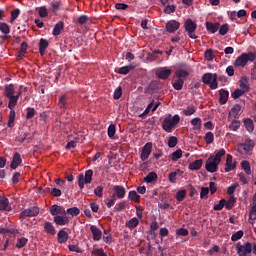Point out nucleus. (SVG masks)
Listing matches in <instances>:
<instances>
[{
	"label": "nucleus",
	"mask_w": 256,
	"mask_h": 256,
	"mask_svg": "<svg viewBox=\"0 0 256 256\" xmlns=\"http://www.w3.org/2000/svg\"><path fill=\"white\" fill-rule=\"evenodd\" d=\"M235 167H237V165L235 163L233 164V156L231 154H227L225 173L233 171Z\"/></svg>",
	"instance_id": "nucleus-21"
},
{
	"label": "nucleus",
	"mask_w": 256,
	"mask_h": 256,
	"mask_svg": "<svg viewBox=\"0 0 256 256\" xmlns=\"http://www.w3.org/2000/svg\"><path fill=\"white\" fill-rule=\"evenodd\" d=\"M176 146H177V137L171 136V137L168 139V147H170L171 149H173V147H176Z\"/></svg>",
	"instance_id": "nucleus-61"
},
{
	"label": "nucleus",
	"mask_w": 256,
	"mask_h": 256,
	"mask_svg": "<svg viewBox=\"0 0 256 256\" xmlns=\"http://www.w3.org/2000/svg\"><path fill=\"white\" fill-rule=\"evenodd\" d=\"M236 249L239 256H247L253 252V245L251 242H246L244 245L238 243Z\"/></svg>",
	"instance_id": "nucleus-6"
},
{
	"label": "nucleus",
	"mask_w": 256,
	"mask_h": 256,
	"mask_svg": "<svg viewBox=\"0 0 256 256\" xmlns=\"http://www.w3.org/2000/svg\"><path fill=\"white\" fill-rule=\"evenodd\" d=\"M241 167L245 171L246 175H251V164L247 160L241 162Z\"/></svg>",
	"instance_id": "nucleus-44"
},
{
	"label": "nucleus",
	"mask_w": 256,
	"mask_h": 256,
	"mask_svg": "<svg viewBox=\"0 0 256 256\" xmlns=\"http://www.w3.org/2000/svg\"><path fill=\"white\" fill-rule=\"evenodd\" d=\"M50 213L51 215H53V217H57L59 215H67L65 208H63V206H59L56 204L50 207Z\"/></svg>",
	"instance_id": "nucleus-11"
},
{
	"label": "nucleus",
	"mask_w": 256,
	"mask_h": 256,
	"mask_svg": "<svg viewBox=\"0 0 256 256\" xmlns=\"http://www.w3.org/2000/svg\"><path fill=\"white\" fill-rule=\"evenodd\" d=\"M128 199H130V201H134L135 203H139L141 201V196L137 194L135 190H132L128 194Z\"/></svg>",
	"instance_id": "nucleus-37"
},
{
	"label": "nucleus",
	"mask_w": 256,
	"mask_h": 256,
	"mask_svg": "<svg viewBox=\"0 0 256 256\" xmlns=\"http://www.w3.org/2000/svg\"><path fill=\"white\" fill-rule=\"evenodd\" d=\"M115 133H117V128L114 124H110L108 127V137H110V139H113V137H115Z\"/></svg>",
	"instance_id": "nucleus-54"
},
{
	"label": "nucleus",
	"mask_w": 256,
	"mask_h": 256,
	"mask_svg": "<svg viewBox=\"0 0 256 256\" xmlns=\"http://www.w3.org/2000/svg\"><path fill=\"white\" fill-rule=\"evenodd\" d=\"M11 205L9 204V198L0 196V211H12Z\"/></svg>",
	"instance_id": "nucleus-15"
},
{
	"label": "nucleus",
	"mask_w": 256,
	"mask_h": 256,
	"mask_svg": "<svg viewBox=\"0 0 256 256\" xmlns=\"http://www.w3.org/2000/svg\"><path fill=\"white\" fill-rule=\"evenodd\" d=\"M58 243L63 244V243H67V241H69V234L67 232H65V230L61 229L58 232Z\"/></svg>",
	"instance_id": "nucleus-28"
},
{
	"label": "nucleus",
	"mask_w": 256,
	"mask_h": 256,
	"mask_svg": "<svg viewBox=\"0 0 256 256\" xmlns=\"http://www.w3.org/2000/svg\"><path fill=\"white\" fill-rule=\"evenodd\" d=\"M113 191H114V197H117V199H123L127 193V190H125V187L121 185H114L113 186Z\"/></svg>",
	"instance_id": "nucleus-12"
},
{
	"label": "nucleus",
	"mask_w": 256,
	"mask_h": 256,
	"mask_svg": "<svg viewBox=\"0 0 256 256\" xmlns=\"http://www.w3.org/2000/svg\"><path fill=\"white\" fill-rule=\"evenodd\" d=\"M204 141H206L207 145H211V143L215 141V135L213 134V132H207L204 136Z\"/></svg>",
	"instance_id": "nucleus-45"
},
{
	"label": "nucleus",
	"mask_w": 256,
	"mask_h": 256,
	"mask_svg": "<svg viewBox=\"0 0 256 256\" xmlns=\"http://www.w3.org/2000/svg\"><path fill=\"white\" fill-rule=\"evenodd\" d=\"M190 123L193 126L195 133H199V131H201V118H193Z\"/></svg>",
	"instance_id": "nucleus-31"
},
{
	"label": "nucleus",
	"mask_w": 256,
	"mask_h": 256,
	"mask_svg": "<svg viewBox=\"0 0 256 256\" xmlns=\"http://www.w3.org/2000/svg\"><path fill=\"white\" fill-rule=\"evenodd\" d=\"M63 29H65V22L60 21L58 22L53 29V35L54 37H59V35H61Z\"/></svg>",
	"instance_id": "nucleus-27"
},
{
	"label": "nucleus",
	"mask_w": 256,
	"mask_h": 256,
	"mask_svg": "<svg viewBox=\"0 0 256 256\" xmlns=\"http://www.w3.org/2000/svg\"><path fill=\"white\" fill-rule=\"evenodd\" d=\"M183 85H185V81L183 80V78H178L172 83V87L176 91H181V89H183Z\"/></svg>",
	"instance_id": "nucleus-36"
},
{
	"label": "nucleus",
	"mask_w": 256,
	"mask_h": 256,
	"mask_svg": "<svg viewBox=\"0 0 256 256\" xmlns=\"http://www.w3.org/2000/svg\"><path fill=\"white\" fill-rule=\"evenodd\" d=\"M127 207V201H122V202H120V203H118V204H116V206L114 207V211L116 212V213H119V212H121V211H124V209Z\"/></svg>",
	"instance_id": "nucleus-48"
},
{
	"label": "nucleus",
	"mask_w": 256,
	"mask_h": 256,
	"mask_svg": "<svg viewBox=\"0 0 256 256\" xmlns=\"http://www.w3.org/2000/svg\"><path fill=\"white\" fill-rule=\"evenodd\" d=\"M240 146L243 148V150L246 153H249V151H253V148L255 147V141L247 138L244 143L240 144Z\"/></svg>",
	"instance_id": "nucleus-20"
},
{
	"label": "nucleus",
	"mask_w": 256,
	"mask_h": 256,
	"mask_svg": "<svg viewBox=\"0 0 256 256\" xmlns=\"http://www.w3.org/2000/svg\"><path fill=\"white\" fill-rule=\"evenodd\" d=\"M219 29V35H225L226 33H229V24H223Z\"/></svg>",
	"instance_id": "nucleus-62"
},
{
	"label": "nucleus",
	"mask_w": 256,
	"mask_h": 256,
	"mask_svg": "<svg viewBox=\"0 0 256 256\" xmlns=\"http://www.w3.org/2000/svg\"><path fill=\"white\" fill-rule=\"evenodd\" d=\"M219 27H221V24L219 23L206 22V29L209 33H217V31H219Z\"/></svg>",
	"instance_id": "nucleus-29"
},
{
	"label": "nucleus",
	"mask_w": 256,
	"mask_h": 256,
	"mask_svg": "<svg viewBox=\"0 0 256 256\" xmlns=\"http://www.w3.org/2000/svg\"><path fill=\"white\" fill-rule=\"evenodd\" d=\"M239 86H240V89L244 92V93H249V90L251 89L250 86H249V77H242L240 80H239Z\"/></svg>",
	"instance_id": "nucleus-17"
},
{
	"label": "nucleus",
	"mask_w": 256,
	"mask_h": 256,
	"mask_svg": "<svg viewBox=\"0 0 256 256\" xmlns=\"http://www.w3.org/2000/svg\"><path fill=\"white\" fill-rule=\"evenodd\" d=\"M203 167V160H195L194 162L189 164V170L190 171H199Z\"/></svg>",
	"instance_id": "nucleus-30"
},
{
	"label": "nucleus",
	"mask_w": 256,
	"mask_h": 256,
	"mask_svg": "<svg viewBox=\"0 0 256 256\" xmlns=\"http://www.w3.org/2000/svg\"><path fill=\"white\" fill-rule=\"evenodd\" d=\"M202 82L205 85H209L210 89H217L219 87V83L217 82V74L206 73L202 77Z\"/></svg>",
	"instance_id": "nucleus-3"
},
{
	"label": "nucleus",
	"mask_w": 256,
	"mask_h": 256,
	"mask_svg": "<svg viewBox=\"0 0 256 256\" xmlns=\"http://www.w3.org/2000/svg\"><path fill=\"white\" fill-rule=\"evenodd\" d=\"M236 201H237V199L235 198V196H230L228 200H225L226 209H228V211L233 209Z\"/></svg>",
	"instance_id": "nucleus-38"
},
{
	"label": "nucleus",
	"mask_w": 256,
	"mask_h": 256,
	"mask_svg": "<svg viewBox=\"0 0 256 256\" xmlns=\"http://www.w3.org/2000/svg\"><path fill=\"white\" fill-rule=\"evenodd\" d=\"M184 29L188 33L190 39H197V35L193 34L197 31V23L191 19H187L184 23Z\"/></svg>",
	"instance_id": "nucleus-5"
},
{
	"label": "nucleus",
	"mask_w": 256,
	"mask_h": 256,
	"mask_svg": "<svg viewBox=\"0 0 256 256\" xmlns=\"http://www.w3.org/2000/svg\"><path fill=\"white\" fill-rule=\"evenodd\" d=\"M181 173V170H176L174 172H171L168 176V179L170 183H177V176Z\"/></svg>",
	"instance_id": "nucleus-47"
},
{
	"label": "nucleus",
	"mask_w": 256,
	"mask_h": 256,
	"mask_svg": "<svg viewBox=\"0 0 256 256\" xmlns=\"http://www.w3.org/2000/svg\"><path fill=\"white\" fill-rule=\"evenodd\" d=\"M180 157H183V151L181 149H178L172 153L171 160L179 161Z\"/></svg>",
	"instance_id": "nucleus-53"
},
{
	"label": "nucleus",
	"mask_w": 256,
	"mask_h": 256,
	"mask_svg": "<svg viewBox=\"0 0 256 256\" xmlns=\"http://www.w3.org/2000/svg\"><path fill=\"white\" fill-rule=\"evenodd\" d=\"M87 21H89V16L87 15H81L78 19H77V22L80 24V25H85L87 23Z\"/></svg>",
	"instance_id": "nucleus-64"
},
{
	"label": "nucleus",
	"mask_w": 256,
	"mask_h": 256,
	"mask_svg": "<svg viewBox=\"0 0 256 256\" xmlns=\"http://www.w3.org/2000/svg\"><path fill=\"white\" fill-rule=\"evenodd\" d=\"M223 207H225V199H221L218 204L214 205V211H222Z\"/></svg>",
	"instance_id": "nucleus-60"
},
{
	"label": "nucleus",
	"mask_w": 256,
	"mask_h": 256,
	"mask_svg": "<svg viewBox=\"0 0 256 256\" xmlns=\"http://www.w3.org/2000/svg\"><path fill=\"white\" fill-rule=\"evenodd\" d=\"M26 111H27L26 119H33V117H35V114L37 113L35 111V108H31V107H28Z\"/></svg>",
	"instance_id": "nucleus-59"
},
{
	"label": "nucleus",
	"mask_w": 256,
	"mask_h": 256,
	"mask_svg": "<svg viewBox=\"0 0 256 256\" xmlns=\"http://www.w3.org/2000/svg\"><path fill=\"white\" fill-rule=\"evenodd\" d=\"M156 77H158V79H162L163 81L169 79V77H171V69L167 67L158 68L156 70Z\"/></svg>",
	"instance_id": "nucleus-10"
},
{
	"label": "nucleus",
	"mask_w": 256,
	"mask_h": 256,
	"mask_svg": "<svg viewBox=\"0 0 256 256\" xmlns=\"http://www.w3.org/2000/svg\"><path fill=\"white\" fill-rule=\"evenodd\" d=\"M255 220H256V204H254V206L251 207V210L249 213V223L253 225V223H255Z\"/></svg>",
	"instance_id": "nucleus-42"
},
{
	"label": "nucleus",
	"mask_w": 256,
	"mask_h": 256,
	"mask_svg": "<svg viewBox=\"0 0 256 256\" xmlns=\"http://www.w3.org/2000/svg\"><path fill=\"white\" fill-rule=\"evenodd\" d=\"M14 123H15V110L10 109L9 120H8L7 126L11 128V127H13Z\"/></svg>",
	"instance_id": "nucleus-50"
},
{
	"label": "nucleus",
	"mask_w": 256,
	"mask_h": 256,
	"mask_svg": "<svg viewBox=\"0 0 256 256\" xmlns=\"http://www.w3.org/2000/svg\"><path fill=\"white\" fill-rule=\"evenodd\" d=\"M66 213L68 215H71L72 217H77V215H79V213H81V210H79V208H77V207H72V208H68L66 210Z\"/></svg>",
	"instance_id": "nucleus-51"
},
{
	"label": "nucleus",
	"mask_w": 256,
	"mask_h": 256,
	"mask_svg": "<svg viewBox=\"0 0 256 256\" xmlns=\"http://www.w3.org/2000/svg\"><path fill=\"white\" fill-rule=\"evenodd\" d=\"M245 93H247V92H244V90L237 88L233 91V93L231 94V97H232V99H239V97H243V95H245Z\"/></svg>",
	"instance_id": "nucleus-49"
},
{
	"label": "nucleus",
	"mask_w": 256,
	"mask_h": 256,
	"mask_svg": "<svg viewBox=\"0 0 256 256\" xmlns=\"http://www.w3.org/2000/svg\"><path fill=\"white\" fill-rule=\"evenodd\" d=\"M133 69H135V66H133V65L123 66V67L119 68L116 72L119 75H127L130 73V71H133Z\"/></svg>",
	"instance_id": "nucleus-35"
},
{
	"label": "nucleus",
	"mask_w": 256,
	"mask_h": 256,
	"mask_svg": "<svg viewBox=\"0 0 256 256\" xmlns=\"http://www.w3.org/2000/svg\"><path fill=\"white\" fill-rule=\"evenodd\" d=\"M0 31L3 35H9L11 33V27L5 22H0Z\"/></svg>",
	"instance_id": "nucleus-40"
},
{
	"label": "nucleus",
	"mask_w": 256,
	"mask_h": 256,
	"mask_svg": "<svg viewBox=\"0 0 256 256\" xmlns=\"http://www.w3.org/2000/svg\"><path fill=\"white\" fill-rule=\"evenodd\" d=\"M181 27V23L176 20H170L166 23V31L168 33H175Z\"/></svg>",
	"instance_id": "nucleus-14"
},
{
	"label": "nucleus",
	"mask_w": 256,
	"mask_h": 256,
	"mask_svg": "<svg viewBox=\"0 0 256 256\" xmlns=\"http://www.w3.org/2000/svg\"><path fill=\"white\" fill-rule=\"evenodd\" d=\"M179 121H181V116H179V114H175L174 116L169 114L162 122V129L166 131V133H172L177 125H179Z\"/></svg>",
	"instance_id": "nucleus-1"
},
{
	"label": "nucleus",
	"mask_w": 256,
	"mask_h": 256,
	"mask_svg": "<svg viewBox=\"0 0 256 256\" xmlns=\"http://www.w3.org/2000/svg\"><path fill=\"white\" fill-rule=\"evenodd\" d=\"M225 149L221 148L216 154L215 156H213V159L216 161V163H221V159L222 157H225Z\"/></svg>",
	"instance_id": "nucleus-43"
},
{
	"label": "nucleus",
	"mask_w": 256,
	"mask_h": 256,
	"mask_svg": "<svg viewBox=\"0 0 256 256\" xmlns=\"http://www.w3.org/2000/svg\"><path fill=\"white\" fill-rule=\"evenodd\" d=\"M152 149H153V143L151 142H148L143 146L140 154L141 161H147V159H149Z\"/></svg>",
	"instance_id": "nucleus-9"
},
{
	"label": "nucleus",
	"mask_w": 256,
	"mask_h": 256,
	"mask_svg": "<svg viewBox=\"0 0 256 256\" xmlns=\"http://www.w3.org/2000/svg\"><path fill=\"white\" fill-rule=\"evenodd\" d=\"M187 196V191L186 190H180L176 193V200L181 202L185 199Z\"/></svg>",
	"instance_id": "nucleus-55"
},
{
	"label": "nucleus",
	"mask_w": 256,
	"mask_h": 256,
	"mask_svg": "<svg viewBox=\"0 0 256 256\" xmlns=\"http://www.w3.org/2000/svg\"><path fill=\"white\" fill-rule=\"evenodd\" d=\"M21 163H23V159H21V154H19V152H15L10 167L12 169H17V167L21 165Z\"/></svg>",
	"instance_id": "nucleus-18"
},
{
	"label": "nucleus",
	"mask_w": 256,
	"mask_h": 256,
	"mask_svg": "<svg viewBox=\"0 0 256 256\" xmlns=\"http://www.w3.org/2000/svg\"><path fill=\"white\" fill-rule=\"evenodd\" d=\"M219 95H220V98H219L220 105H225L227 101H229V91L225 89H220Z\"/></svg>",
	"instance_id": "nucleus-24"
},
{
	"label": "nucleus",
	"mask_w": 256,
	"mask_h": 256,
	"mask_svg": "<svg viewBox=\"0 0 256 256\" xmlns=\"http://www.w3.org/2000/svg\"><path fill=\"white\" fill-rule=\"evenodd\" d=\"M219 164V162L213 159V156H210L206 161L205 169L208 171V173H217Z\"/></svg>",
	"instance_id": "nucleus-7"
},
{
	"label": "nucleus",
	"mask_w": 256,
	"mask_h": 256,
	"mask_svg": "<svg viewBox=\"0 0 256 256\" xmlns=\"http://www.w3.org/2000/svg\"><path fill=\"white\" fill-rule=\"evenodd\" d=\"M19 97H21V92H18L17 95L14 96H8L9 102H8V108L9 109H15L17 107V101H19Z\"/></svg>",
	"instance_id": "nucleus-23"
},
{
	"label": "nucleus",
	"mask_w": 256,
	"mask_h": 256,
	"mask_svg": "<svg viewBox=\"0 0 256 256\" xmlns=\"http://www.w3.org/2000/svg\"><path fill=\"white\" fill-rule=\"evenodd\" d=\"M58 107L64 110L69 107V96H67V94L59 97Z\"/></svg>",
	"instance_id": "nucleus-22"
},
{
	"label": "nucleus",
	"mask_w": 256,
	"mask_h": 256,
	"mask_svg": "<svg viewBox=\"0 0 256 256\" xmlns=\"http://www.w3.org/2000/svg\"><path fill=\"white\" fill-rule=\"evenodd\" d=\"M175 75L179 79H187V77H189V73L187 72V70H184V69L177 70L175 72Z\"/></svg>",
	"instance_id": "nucleus-46"
},
{
	"label": "nucleus",
	"mask_w": 256,
	"mask_h": 256,
	"mask_svg": "<svg viewBox=\"0 0 256 256\" xmlns=\"http://www.w3.org/2000/svg\"><path fill=\"white\" fill-rule=\"evenodd\" d=\"M139 225V219L137 217H134L130 219L128 222H126V227L128 229H135Z\"/></svg>",
	"instance_id": "nucleus-41"
},
{
	"label": "nucleus",
	"mask_w": 256,
	"mask_h": 256,
	"mask_svg": "<svg viewBox=\"0 0 256 256\" xmlns=\"http://www.w3.org/2000/svg\"><path fill=\"white\" fill-rule=\"evenodd\" d=\"M91 181H93V170H87L85 176L83 174H79L78 176V186L80 189H83L85 185H89Z\"/></svg>",
	"instance_id": "nucleus-4"
},
{
	"label": "nucleus",
	"mask_w": 256,
	"mask_h": 256,
	"mask_svg": "<svg viewBox=\"0 0 256 256\" xmlns=\"http://www.w3.org/2000/svg\"><path fill=\"white\" fill-rule=\"evenodd\" d=\"M27 243H29V239H27L25 237L17 238L16 247H17V249H23V247H25V245H27Z\"/></svg>",
	"instance_id": "nucleus-39"
},
{
	"label": "nucleus",
	"mask_w": 256,
	"mask_h": 256,
	"mask_svg": "<svg viewBox=\"0 0 256 256\" xmlns=\"http://www.w3.org/2000/svg\"><path fill=\"white\" fill-rule=\"evenodd\" d=\"M214 57L215 56L213 55V49H208L205 51V59L207 61H213Z\"/></svg>",
	"instance_id": "nucleus-63"
},
{
	"label": "nucleus",
	"mask_w": 256,
	"mask_h": 256,
	"mask_svg": "<svg viewBox=\"0 0 256 256\" xmlns=\"http://www.w3.org/2000/svg\"><path fill=\"white\" fill-rule=\"evenodd\" d=\"M256 59V54L253 52L249 53H242L240 56H238L234 62V67H245L247 63L250 61V63H253Z\"/></svg>",
	"instance_id": "nucleus-2"
},
{
	"label": "nucleus",
	"mask_w": 256,
	"mask_h": 256,
	"mask_svg": "<svg viewBox=\"0 0 256 256\" xmlns=\"http://www.w3.org/2000/svg\"><path fill=\"white\" fill-rule=\"evenodd\" d=\"M197 110L195 109V107H187L186 109L183 110V113L184 115H186V117H189L191 115H194V113L196 112Z\"/></svg>",
	"instance_id": "nucleus-58"
},
{
	"label": "nucleus",
	"mask_w": 256,
	"mask_h": 256,
	"mask_svg": "<svg viewBox=\"0 0 256 256\" xmlns=\"http://www.w3.org/2000/svg\"><path fill=\"white\" fill-rule=\"evenodd\" d=\"M90 231L92 233V239L94 241H101V237L103 235V232H101V230L97 226L91 225L90 226Z\"/></svg>",
	"instance_id": "nucleus-16"
},
{
	"label": "nucleus",
	"mask_w": 256,
	"mask_h": 256,
	"mask_svg": "<svg viewBox=\"0 0 256 256\" xmlns=\"http://www.w3.org/2000/svg\"><path fill=\"white\" fill-rule=\"evenodd\" d=\"M158 176L156 172H150L147 176L144 177V183H155L157 181Z\"/></svg>",
	"instance_id": "nucleus-33"
},
{
	"label": "nucleus",
	"mask_w": 256,
	"mask_h": 256,
	"mask_svg": "<svg viewBox=\"0 0 256 256\" xmlns=\"http://www.w3.org/2000/svg\"><path fill=\"white\" fill-rule=\"evenodd\" d=\"M241 127V121L239 120H232L231 124L229 125L230 131H237Z\"/></svg>",
	"instance_id": "nucleus-52"
},
{
	"label": "nucleus",
	"mask_w": 256,
	"mask_h": 256,
	"mask_svg": "<svg viewBox=\"0 0 256 256\" xmlns=\"http://www.w3.org/2000/svg\"><path fill=\"white\" fill-rule=\"evenodd\" d=\"M44 229L46 233H48V235H55V233H57V230H55V226H53V223L51 222H45Z\"/></svg>",
	"instance_id": "nucleus-34"
},
{
	"label": "nucleus",
	"mask_w": 256,
	"mask_h": 256,
	"mask_svg": "<svg viewBox=\"0 0 256 256\" xmlns=\"http://www.w3.org/2000/svg\"><path fill=\"white\" fill-rule=\"evenodd\" d=\"M19 15H21V10L19 8L14 9L11 12V20L10 23H13L15 20H17V17H19Z\"/></svg>",
	"instance_id": "nucleus-56"
},
{
	"label": "nucleus",
	"mask_w": 256,
	"mask_h": 256,
	"mask_svg": "<svg viewBox=\"0 0 256 256\" xmlns=\"http://www.w3.org/2000/svg\"><path fill=\"white\" fill-rule=\"evenodd\" d=\"M39 211H40L39 207L32 206L28 209L23 210L20 214V217L22 219H25V217H37V215H39Z\"/></svg>",
	"instance_id": "nucleus-8"
},
{
	"label": "nucleus",
	"mask_w": 256,
	"mask_h": 256,
	"mask_svg": "<svg viewBox=\"0 0 256 256\" xmlns=\"http://www.w3.org/2000/svg\"><path fill=\"white\" fill-rule=\"evenodd\" d=\"M54 223L63 227L69 224V217L65 215L54 216Z\"/></svg>",
	"instance_id": "nucleus-19"
},
{
	"label": "nucleus",
	"mask_w": 256,
	"mask_h": 256,
	"mask_svg": "<svg viewBox=\"0 0 256 256\" xmlns=\"http://www.w3.org/2000/svg\"><path fill=\"white\" fill-rule=\"evenodd\" d=\"M244 235L243 230L237 231L236 233L232 234L231 241H239Z\"/></svg>",
	"instance_id": "nucleus-57"
},
{
	"label": "nucleus",
	"mask_w": 256,
	"mask_h": 256,
	"mask_svg": "<svg viewBox=\"0 0 256 256\" xmlns=\"http://www.w3.org/2000/svg\"><path fill=\"white\" fill-rule=\"evenodd\" d=\"M49 47V41L45 38H41L39 41V53L41 57L45 55V51H47V48Z\"/></svg>",
	"instance_id": "nucleus-25"
},
{
	"label": "nucleus",
	"mask_w": 256,
	"mask_h": 256,
	"mask_svg": "<svg viewBox=\"0 0 256 256\" xmlns=\"http://www.w3.org/2000/svg\"><path fill=\"white\" fill-rule=\"evenodd\" d=\"M5 97H13L15 95V86L13 84H8L5 86L4 90Z\"/></svg>",
	"instance_id": "nucleus-32"
},
{
	"label": "nucleus",
	"mask_w": 256,
	"mask_h": 256,
	"mask_svg": "<svg viewBox=\"0 0 256 256\" xmlns=\"http://www.w3.org/2000/svg\"><path fill=\"white\" fill-rule=\"evenodd\" d=\"M241 109H242V107H241L240 104L234 105V106L231 108V110H230V112H229V115H228L229 121H231V119H239V115H240V113H241Z\"/></svg>",
	"instance_id": "nucleus-13"
},
{
	"label": "nucleus",
	"mask_w": 256,
	"mask_h": 256,
	"mask_svg": "<svg viewBox=\"0 0 256 256\" xmlns=\"http://www.w3.org/2000/svg\"><path fill=\"white\" fill-rule=\"evenodd\" d=\"M243 123L248 133H253V131L255 130V123L253 122V120L251 118H245L243 120Z\"/></svg>",
	"instance_id": "nucleus-26"
}]
</instances>
